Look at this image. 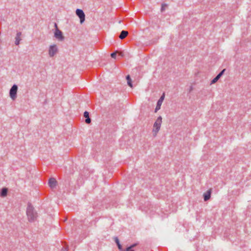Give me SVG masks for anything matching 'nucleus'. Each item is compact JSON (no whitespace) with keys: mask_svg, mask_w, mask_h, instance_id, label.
Listing matches in <instances>:
<instances>
[{"mask_svg":"<svg viewBox=\"0 0 251 251\" xmlns=\"http://www.w3.org/2000/svg\"><path fill=\"white\" fill-rule=\"evenodd\" d=\"M26 215L29 222H34L37 217V213L30 203H28L26 208Z\"/></svg>","mask_w":251,"mask_h":251,"instance_id":"f257e3e1","label":"nucleus"},{"mask_svg":"<svg viewBox=\"0 0 251 251\" xmlns=\"http://www.w3.org/2000/svg\"><path fill=\"white\" fill-rule=\"evenodd\" d=\"M162 118L161 116H159L153 124L152 132L153 133L154 136L156 135L157 133L160 129L162 124Z\"/></svg>","mask_w":251,"mask_h":251,"instance_id":"f03ea898","label":"nucleus"},{"mask_svg":"<svg viewBox=\"0 0 251 251\" xmlns=\"http://www.w3.org/2000/svg\"><path fill=\"white\" fill-rule=\"evenodd\" d=\"M49 55L50 57H53L58 52V49L56 45H50L49 48Z\"/></svg>","mask_w":251,"mask_h":251,"instance_id":"7ed1b4c3","label":"nucleus"},{"mask_svg":"<svg viewBox=\"0 0 251 251\" xmlns=\"http://www.w3.org/2000/svg\"><path fill=\"white\" fill-rule=\"evenodd\" d=\"M18 91V86L14 84L10 89L9 96L11 99L13 100L17 98V93Z\"/></svg>","mask_w":251,"mask_h":251,"instance_id":"20e7f679","label":"nucleus"},{"mask_svg":"<svg viewBox=\"0 0 251 251\" xmlns=\"http://www.w3.org/2000/svg\"><path fill=\"white\" fill-rule=\"evenodd\" d=\"M55 26L56 29L54 32V37L59 41H63L64 36L63 35L62 31L58 28L56 24H55Z\"/></svg>","mask_w":251,"mask_h":251,"instance_id":"39448f33","label":"nucleus"},{"mask_svg":"<svg viewBox=\"0 0 251 251\" xmlns=\"http://www.w3.org/2000/svg\"><path fill=\"white\" fill-rule=\"evenodd\" d=\"M75 13L79 18L80 23L82 24L84 22L85 18V15L84 12L81 9H77L76 10Z\"/></svg>","mask_w":251,"mask_h":251,"instance_id":"423d86ee","label":"nucleus"},{"mask_svg":"<svg viewBox=\"0 0 251 251\" xmlns=\"http://www.w3.org/2000/svg\"><path fill=\"white\" fill-rule=\"evenodd\" d=\"M165 95L164 94H163V95L160 98V99L158 100L157 102V104L155 109V112H157L158 110H159L160 109L161 106L162 104L163 101L164 99Z\"/></svg>","mask_w":251,"mask_h":251,"instance_id":"0eeeda50","label":"nucleus"},{"mask_svg":"<svg viewBox=\"0 0 251 251\" xmlns=\"http://www.w3.org/2000/svg\"><path fill=\"white\" fill-rule=\"evenodd\" d=\"M49 186L51 188L53 189L55 188L57 184V181L54 178H50L48 182Z\"/></svg>","mask_w":251,"mask_h":251,"instance_id":"6e6552de","label":"nucleus"},{"mask_svg":"<svg viewBox=\"0 0 251 251\" xmlns=\"http://www.w3.org/2000/svg\"><path fill=\"white\" fill-rule=\"evenodd\" d=\"M211 193L212 190L211 189H210L203 194V199L205 201H206L210 199Z\"/></svg>","mask_w":251,"mask_h":251,"instance_id":"1a4fd4ad","label":"nucleus"},{"mask_svg":"<svg viewBox=\"0 0 251 251\" xmlns=\"http://www.w3.org/2000/svg\"><path fill=\"white\" fill-rule=\"evenodd\" d=\"M225 70V69L223 70L214 79H213L211 82V84H214L216 83L223 75Z\"/></svg>","mask_w":251,"mask_h":251,"instance_id":"9d476101","label":"nucleus"},{"mask_svg":"<svg viewBox=\"0 0 251 251\" xmlns=\"http://www.w3.org/2000/svg\"><path fill=\"white\" fill-rule=\"evenodd\" d=\"M21 35H22V33L21 32H17L16 37H15V44L16 45H19L20 42L21 40V39L20 38Z\"/></svg>","mask_w":251,"mask_h":251,"instance_id":"9b49d317","label":"nucleus"},{"mask_svg":"<svg viewBox=\"0 0 251 251\" xmlns=\"http://www.w3.org/2000/svg\"><path fill=\"white\" fill-rule=\"evenodd\" d=\"M84 117L86 118L85 122L86 124H90L91 122V119L89 118V114L87 111H85L84 113Z\"/></svg>","mask_w":251,"mask_h":251,"instance_id":"f8f14e48","label":"nucleus"},{"mask_svg":"<svg viewBox=\"0 0 251 251\" xmlns=\"http://www.w3.org/2000/svg\"><path fill=\"white\" fill-rule=\"evenodd\" d=\"M128 32L126 30H122L119 35V38L121 39H125L128 35Z\"/></svg>","mask_w":251,"mask_h":251,"instance_id":"ddd939ff","label":"nucleus"},{"mask_svg":"<svg viewBox=\"0 0 251 251\" xmlns=\"http://www.w3.org/2000/svg\"><path fill=\"white\" fill-rule=\"evenodd\" d=\"M8 189L7 188H2L0 192V196L2 197H6L7 195Z\"/></svg>","mask_w":251,"mask_h":251,"instance_id":"4468645a","label":"nucleus"},{"mask_svg":"<svg viewBox=\"0 0 251 251\" xmlns=\"http://www.w3.org/2000/svg\"><path fill=\"white\" fill-rule=\"evenodd\" d=\"M126 79L127 80V83L128 85L132 88L133 87V86H132L131 79V78L130 77V75H127L126 76Z\"/></svg>","mask_w":251,"mask_h":251,"instance_id":"2eb2a0df","label":"nucleus"},{"mask_svg":"<svg viewBox=\"0 0 251 251\" xmlns=\"http://www.w3.org/2000/svg\"><path fill=\"white\" fill-rule=\"evenodd\" d=\"M115 241L116 242V243L117 244V245L118 247V249L120 250H121L122 249V245L120 244V242H119V240L118 239V238L117 237H116L115 238Z\"/></svg>","mask_w":251,"mask_h":251,"instance_id":"dca6fc26","label":"nucleus"},{"mask_svg":"<svg viewBox=\"0 0 251 251\" xmlns=\"http://www.w3.org/2000/svg\"><path fill=\"white\" fill-rule=\"evenodd\" d=\"M167 6V5L166 4H162V6H161V11L162 12H163L165 9V7Z\"/></svg>","mask_w":251,"mask_h":251,"instance_id":"f3484780","label":"nucleus"},{"mask_svg":"<svg viewBox=\"0 0 251 251\" xmlns=\"http://www.w3.org/2000/svg\"><path fill=\"white\" fill-rule=\"evenodd\" d=\"M117 55V53L116 52H113L111 54V56L112 58H115Z\"/></svg>","mask_w":251,"mask_h":251,"instance_id":"a211bd4d","label":"nucleus"},{"mask_svg":"<svg viewBox=\"0 0 251 251\" xmlns=\"http://www.w3.org/2000/svg\"><path fill=\"white\" fill-rule=\"evenodd\" d=\"M62 251H68V247H66L62 248Z\"/></svg>","mask_w":251,"mask_h":251,"instance_id":"6ab92c4d","label":"nucleus"}]
</instances>
